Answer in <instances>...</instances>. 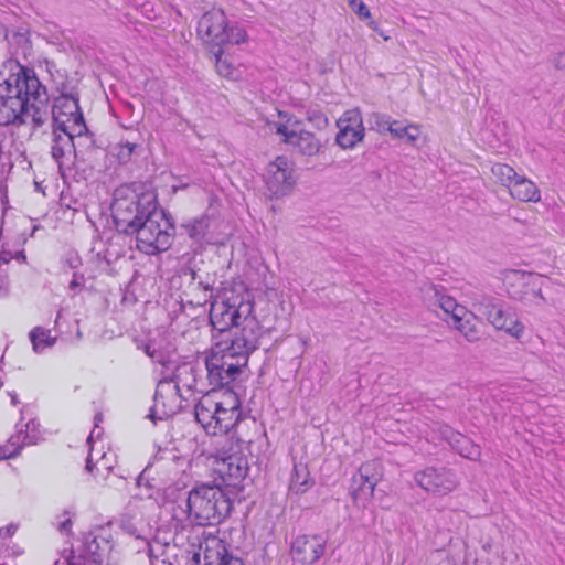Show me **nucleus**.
Returning <instances> with one entry per match:
<instances>
[{
	"label": "nucleus",
	"instance_id": "obj_1",
	"mask_svg": "<svg viewBox=\"0 0 565 565\" xmlns=\"http://www.w3.org/2000/svg\"><path fill=\"white\" fill-rule=\"evenodd\" d=\"M44 87L33 70L20 66L0 83V126L28 122L29 102L41 98Z\"/></svg>",
	"mask_w": 565,
	"mask_h": 565
},
{
	"label": "nucleus",
	"instance_id": "obj_2",
	"mask_svg": "<svg viewBox=\"0 0 565 565\" xmlns=\"http://www.w3.org/2000/svg\"><path fill=\"white\" fill-rule=\"evenodd\" d=\"M158 207L152 192L137 193L129 186H120L114 193L111 215L118 232L132 235L138 223Z\"/></svg>",
	"mask_w": 565,
	"mask_h": 565
},
{
	"label": "nucleus",
	"instance_id": "obj_3",
	"mask_svg": "<svg viewBox=\"0 0 565 565\" xmlns=\"http://www.w3.org/2000/svg\"><path fill=\"white\" fill-rule=\"evenodd\" d=\"M186 508L194 525H216L228 516L232 502L221 487L201 484L188 493Z\"/></svg>",
	"mask_w": 565,
	"mask_h": 565
},
{
	"label": "nucleus",
	"instance_id": "obj_4",
	"mask_svg": "<svg viewBox=\"0 0 565 565\" xmlns=\"http://www.w3.org/2000/svg\"><path fill=\"white\" fill-rule=\"evenodd\" d=\"M132 235L137 248L147 255H157L169 249L172 244L174 227L166 217L163 210L157 207L149 216L138 223Z\"/></svg>",
	"mask_w": 565,
	"mask_h": 565
},
{
	"label": "nucleus",
	"instance_id": "obj_5",
	"mask_svg": "<svg viewBox=\"0 0 565 565\" xmlns=\"http://www.w3.org/2000/svg\"><path fill=\"white\" fill-rule=\"evenodd\" d=\"M254 303L243 295L225 294L214 300L210 308V321L215 330L224 332L253 317Z\"/></svg>",
	"mask_w": 565,
	"mask_h": 565
},
{
	"label": "nucleus",
	"instance_id": "obj_6",
	"mask_svg": "<svg viewBox=\"0 0 565 565\" xmlns=\"http://www.w3.org/2000/svg\"><path fill=\"white\" fill-rule=\"evenodd\" d=\"M198 34L207 44L220 49L226 43L241 44L246 41L243 28L227 25L226 15L221 9L205 12L198 22Z\"/></svg>",
	"mask_w": 565,
	"mask_h": 565
},
{
	"label": "nucleus",
	"instance_id": "obj_7",
	"mask_svg": "<svg viewBox=\"0 0 565 565\" xmlns=\"http://www.w3.org/2000/svg\"><path fill=\"white\" fill-rule=\"evenodd\" d=\"M247 363H241V359L217 343L205 358L207 380L213 390L227 387L243 372Z\"/></svg>",
	"mask_w": 565,
	"mask_h": 565
},
{
	"label": "nucleus",
	"instance_id": "obj_8",
	"mask_svg": "<svg viewBox=\"0 0 565 565\" xmlns=\"http://www.w3.org/2000/svg\"><path fill=\"white\" fill-rule=\"evenodd\" d=\"M473 307L486 317L494 329L503 330L516 339L523 334V324L519 321L515 313L499 299L481 295L475 300Z\"/></svg>",
	"mask_w": 565,
	"mask_h": 565
},
{
	"label": "nucleus",
	"instance_id": "obj_9",
	"mask_svg": "<svg viewBox=\"0 0 565 565\" xmlns=\"http://www.w3.org/2000/svg\"><path fill=\"white\" fill-rule=\"evenodd\" d=\"M103 532L97 530L86 534L81 547L71 551L54 565H103L105 557L113 548L110 540Z\"/></svg>",
	"mask_w": 565,
	"mask_h": 565
},
{
	"label": "nucleus",
	"instance_id": "obj_10",
	"mask_svg": "<svg viewBox=\"0 0 565 565\" xmlns=\"http://www.w3.org/2000/svg\"><path fill=\"white\" fill-rule=\"evenodd\" d=\"M193 369L190 365H183L177 369L173 380H162L158 383L153 396V407L150 417L154 420L158 418L169 417L180 408L179 390L180 384L183 382L182 375H191Z\"/></svg>",
	"mask_w": 565,
	"mask_h": 565
},
{
	"label": "nucleus",
	"instance_id": "obj_11",
	"mask_svg": "<svg viewBox=\"0 0 565 565\" xmlns=\"http://www.w3.org/2000/svg\"><path fill=\"white\" fill-rule=\"evenodd\" d=\"M269 129L282 137V141L302 156L312 157L320 152L322 142L313 132L305 130L292 118L286 122L269 124Z\"/></svg>",
	"mask_w": 565,
	"mask_h": 565
},
{
	"label": "nucleus",
	"instance_id": "obj_12",
	"mask_svg": "<svg viewBox=\"0 0 565 565\" xmlns=\"http://www.w3.org/2000/svg\"><path fill=\"white\" fill-rule=\"evenodd\" d=\"M52 116L56 127H64L77 134H86L88 131L79 109L77 94L61 93L54 99Z\"/></svg>",
	"mask_w": 565,
	"mask_h": 565
},
{
	"label": "nucleus",
	"instance_id": "obj_13",
	"mask_svg": "<svg viewBox=\"0 0 565 565\" xmlns=\"http://www.w3.org/2000/svg\"><path fill=\"white\" fill-rule=\"evenodd\" d=\"M235 331L230 343H222L223 348L233 353L241 363H247L248 356L259 345L262 334L260 324L255 316L242 322Z\"/></svg>",
	"mask_w": 565,
	"mask_h": 565
},
{
	"label": "nucleus",
	"instance_id": "obj_14",
	"mask_svg": "<svg viewBox=\"0 0 565 565\" xmlns=\"http://www.w3.org/2000/svg\"><path fill=\"white\" fill-rule=\"evenodd\" d=\"M414 479L424 490L440 495L452 492L459 484L456 473L446 468L428 467L416 472Z\"/></svg>",
	"mask_w": 565,
	"mask_h": 565
},
{
	"label": "nucleus",
	"instance_id": "obj_15",
	"mask_svg": "<svg viewBox=\"0 0 565 565\" xmlns=\"http://www.w3.org/2000/svg\"><path fill=\"white\" fill-rule=\"evenodd\" d=\"M265 182L273 196L279 198L288 194L296 182L290 161L286 157H277L267 167Z\"/></svg>",
	"mask_w": 565,
	"mask_h": 565
},
{
	"label": "nucleus",
	"instance_id": "obj_16",
	"mask_svg": "<svg viewBox=\"0 0 565 565\" xmlns=\"http://www.w3.org/2000/svg\"><path fill=\"white\" fill-rule=\"evenodd\" d=\"M380 478L381 472L376 461L363 463L359 471L352 477L350 493L353 501L362 504L370 501Z\"/></svg>",
	"mask_w": 565,
	"mask_h": 565
},
{
	"label": "nucleus",
	"instance_id": "obj_17",
	"mask_svg": "<svg viewBox=\"0 0 565 565\" xmlns=\"http://www.w3.org/2000/svg\"><path fill=\"white\" fill-rule=\"evenodd\" d=\"M339 132L335 142L342 149H352L364 138L361 111L356 108L347 110L338 120Z\"/></svg>",
	"mask_w": 565,
	"mask_h": 565
},
{
	"label": "nucleus",
	"instance_id": "obj_18",
	"mask_svg": "<svg viewBox=\"0 0 565 565\" xmlns=\"http://www.w3.org/2000/svg\"><path fill=\"white\" fill-rule=\"evenodd\" d=\"M215 413L216 435L227 434L238 423L242 409L241 401L232 388H226L220 399L216 398Z\"/></svg>",
	"mask_w": 565,
	"mask_h": 565
},
{
	"label": "nucleus",
	"instance_id": "obj_19",
	"mask_svg": "<svg viewBox=\"0 0 565 565\" xmlns=\"http://www.w3.org/2000/svg\"><path fill=\"white\" fill-rule=\"evenodd\" d=\"M214 471L226 487H237L247 476L248 463L242 455L231 454L215 460Z\"/></svg>",
	"mask_w": 565,
	"mask_h": 565
},
{
	"label": "nucleus",
	"instance_id": "obj_20",
	"mask_svg": "<svg viewBox=\"0 0 565 565\" xmlns=\"http://www.w3.org/2000/svg\"><path fill=\"white\" fill-rule=\"evenodd\" d=\"M326 543L321 535H299L291 544V556L296 562L313 564L324 554Z\"/></svg>",
	"mask_w": 565,
	"mask_h": 565
},
{
	"label": "nucleus",
	"instance_id": "obj_21",
	"mask_svg": "<svg viewBox=\"0 0 565 565\" xmlns=\"http://www.w3.org/2000/svg\"><path fill=\"white\" fill-rule=\"evenodd\" d=\"M511 279V297L521 301H534L536 298L544 300L541 292L540 278L525 273H513Z\"/></svg>",
	"mask_w": 565,
	"mask_h": 565
},
{
	"label": "nucleus",
	"instance_id": "obj_22",
	"mask_svg": "<svg viewBox=\"0 0 565 565\" xmlns=\"http://www.w3.org/2000/svg\"><path fill=\"white\" fill-rule=\"evenodd\" d=\"M203 565H244V563L228 553L222 540L213 537L205 542Z\"/></svg>",
	"mask_w": 565,
	"mask_h": 565
},
{
	"label": "nucleus",
	"instance_id": "obj_23",
	"mask_svg": "<svg viewBox=\"0 0 565 565\" xmlns=\"http://www.w3.org/2000/svg\"><path fill=\"white\" fill-rule=\"evenodd\" d=\"M52 135L51 154L57 164L62 167L63 159L67 154H71L75 148L74 138L82 137L84 134H77L64 127L53 126Z\"/></svg>",
	"mask_w": 565,
	"mask_h": 565
},
{
	"label": "nucleus",
	"instance_id": "obj_24",
	"mask_svg": "<svg viewBox=\"0 0 565 565\" xmlns=\"http://www.w3.org/2000/svg\"><path fill=\"white\" fill-rule=\"evenodd\" d=\"M217 403L215 394L203 396L195 405V419L209 435H216L215 413Z\"/></svg>",
	"mask_w": 565,
	"mask_h": 565
},
{
	"label": "nucleus",
	"instance_id": "obj_25",
	"mask_svg": "<svg viewBox=\"0 0 565 565\" xmlns=\"http://www.w3.org/2000/svg\"><path fill=\"white\" fill-rule=\"evenodd\" d=\"M188 271L192 281L188 290L184 291L181 301L182 303H188L191 307H203L211 300L213 290L207 284H203L202 281H194L196 274L193 269H188Z\"/></svg>",
	"mask_w": 565,
	"mask_h": 565
},
{
	"label": "nucleus",
	"instance_id": "obj_26",
	"mask_svg": "<svg viewBox=\"0 0 565 565\" xmlns=\"http://www.w3.org/2000/svg\"><path fill=\"white\" fill-rule=\"evenodd\" d=\"M31 427H35V423L33 420L26 424L25 431H19L17 435L12 436L6 445L0 447V459L14 458L21 452L24 445H32L36 443L38 436L29 433Z\"/></svg>",
	"mask_w": 565,
	"mask_h": 565
},
{
	"label": "nucleus",
	"instance_id": "obj_27",
	"mask_svg": "<svg viewBox=\"0 0 565 565\" xmlns=\"http://www.w3.org/2000/svg\"><path fill=\"white\" fill-rule=\"evenodd\" d=\"M511 196L521 202H539L541 192L536 184L524 175H518L509 189Z\"/></svg>",
	"mask_w": 565,
	"mask_h": 565
},
{
	"label": "nucleus",
	"instance_id": "obj_28",
	"mask_svg": "<svg viewBox=\"0 0 565 565\" xmlns=\"http://www.w3.org/2000/svg\"><path fill=\"white\" fill-rule=\"evenodd\" d=\"M315 480L311 478L308 467L305 463H295L289 482V494L300 495L306 493L312 486Z\"/></svg>",
	"mask_w": 565,
	"mask_h": 565
},
{
	"label": "nucleus",
	"instance_id": "obj_29",
	"mask_svg": "<svg viewBox=\"0 0 565 565\" xmlns=\"http://www.w3.org/2000/svg\"><path fill=\"white\" fill-rule=\"evenodd\" d=\"M450 446L462 457L470 460H479L481 457V448L466 436L451 431L447 437Z\"/></svg>",
	"mask_w": 565,
	"mask_h": 565
},
{
	"label": "nucleus",
	"instance_id": "obj_30",
	"mask_svg": "<svg viewBox=\"0 0 565 565\" xmlns=\"http://www.w3.org/2000/svg\"><path fill=\"white\" fill-rule=\"evenodd\" d=\"M452 326L469 342H477L481 338L476 323V317L471 312H467V310H465V313L455 315Z\"/></svg>",
	"mask_w": 565,
	"mask_h": 565
},
{
	"label": "nucleus",
	"instance_id": "obj_31",
	"mask_svg": "<svg viewBox=\"0 0 565 565\" xmlns=\"http://www.w3.org/2000/svg\"><path fill=\"white\" fill-rule=\"evenodd\" d=\"M29 337L32 342L33 350L36 353L43 352L46 348L53 347L56 342V338L51 335V331L42 327L33 328Z\"/></svg>",
	"mask_w": 565,
	"mask_h": 565
},
{
	"label": "nucleus",
	"instance_id": "obj_32",
	"mask_svg": "<svg viewBox=\"0 0 565 565\" xmlns=\"http://www.w3.org/2000/svg\"><path fill=\"white\" fill-rule=\"evenodd\" d=\"M388 132L398 139H406L408 142L414 143L418 140L420 131L416 125L403 126L399 121L393 120L388 126Z\"/></svg>",
	"mask_w": 565,
	"mask_h": 565
},
{
	"label": "nucleus",
	"instance_id": "obj_33",
	"mask_svg": "<svg viewBox=\"0 0 565 565\" xmlns=\"http://www.w3.org/2000/svg\"><path fill=\"white\" fill-rule=\"evenodd\" d=\"M491 172L495 180L508 189H510L519 175L511 166L505 163H494L491 168Z\"/></svg>",
	"mask_w": 565,
	"mask_h": 565
},
{
	"label": "nucleus",
	"instance_id": "obj_34",
	"mask_svg": "<svg viewBox=\"0 0 565 565\" xmlns=\"http://www.w3.org/2000/svg\"><path fill=\"white\" fill-rule=\"evenodd\" d=\"M435 290V303L438 305L439 308H441L446 313L451 315V319H455V315L465 313V307L459 306L455 298L444 295L437 289Z\"/></svg>",
	"mask_w": 565,
	"mask_h": 565
},
{
	"label": "nucleus",
	"instance_id": "obj_35",
	"mask_svg": "<svg viewBox=\"0 0 565 565\" xmlns=\"http://www.w3.org/2000/svg\"><path fill=\"white\" fill-rule=\"evenodd\" d=\"M212 54L214 56L215 67H216L217 73L223 77L234 79L236 77L235 76V73H236L235 67L226 58L222 57V55H223L222 47L214 50L212 52Z\"/></svg>",
	"mask_w": 565,
	"mask_h": 565
},
{
	"label": "nucleus",
	"instance_id": "obj_36",
	"mask_svg": "<svg viewBox=\"0 0 565 565\" xmlns=\"http://www.w3.org/2000/svg\"><path fill=\"white\" fill-rule=\"evenodd\" d=\"M186 234L194 241L200 242L205 236L209 227V221L205 217L195 218L183 225Z\"/></svg>",
	"mask_w": 565,
	"mask_h": 565
},
{
	"label": "nucleus",
	"instance_id": "obj_37",
	"mask_svg": "<svg viewBox=\"0 0 565 565\" xmlns=\"http://www.w3.org/2000/svg\"><path fill=\"white\" fill-rule=\"evenodd\" d=\"M136 148H137V145L134 142L119 143L116 147V150H117L116 157L118 158V161L120 163H127L130 160L131 154L134 153Z\"/></svg>",
	"mask_w": 565,
	"mask_h": 565
},
{
	"label": "nucleus",
	"instance_id": "obj_38",
	"mask_svg": "<svg viewBox=\"0 0 565 565\" xmlns=\"http://www.w3.org/2000/svg\"><path fill=\"white\" fill-rule=\"evenodd\" d=\"M148 556L151 565H171V563L160 559L158 553L162 551L163 546L159 542H147Z\"/></svg>",
	"mask_w": 565,
	"mask_h": 565
},
{
	"label": "nucleus",
	"instance_id": "obj_39",
	"mask_svg": "<svg viewBox=\"0 0 565 565\" xmlns=\"http://www.w3.org/2000/svg\"><path fill=\"white\" fill-rule=\"evenodd\" d=\"M348 4L360 19L371 18V12L362 0H348Z\"/></svg>",
	"mask_w": 565,
	"mask_h": 565
},
{
	"label": "nucleus",
	"instance_id": "obj_40",
	"mask_svg": "<svg viewBox=\"0 0 565 565\" xmlns=\"http://www.w3.org/2000/svg\"><path fill=\"white\" fill-rule=\"evenodd\" d=\"M392 121L388 116L377 113L373 114L370 119V122L373 124L380 132L388 131V126Z\"/></svg>",
	"mask_w": 565,
	"mask_h": 565
},
{
	"label": "nucleus",
	"instance_id": "obj_41",
	"mask_svg": "<svg viewBox=\"0 0 565 565\" xmlns=\"http://www.w3.org/2000/svg\"><path fill=\"white\" fill-rule=\"evenodd\" d=\"M308 120L313 122L318 129H323L328 126L329 120L324 114L319 110H311L308 113Z\"/></svg>",
	"mask_w": 565,
	"mask_h": 565
},
{
	"label": "nucleus",
	"instance_id": "obj_42",
	"mask_svg": "<svg viewBox=\"0 0 565 565\" xmlns=\"http://www.w3.org/2000/svg\"><path fill=\"white\" fill-rule=\"evenodd\" d=\"M94 467H95V463L93 461V455H92V452H89V455H88V457L86 459V467L85 468H86V470L88 472H93ZM96 469H97V471H100L102 469H104V470L110 469V466H108V463L106 462L105 454L97 461Z\"/></svg>",
	"mask_w": 565,
	"mask_h": 565
},
{
	"label": "nucleus",
	"instance_id": "obj_43",
	"mask_svg": "<svg viewBox=\"0 0 565 565\" xmlns=\"http://www.w3.org/2000/svg\"><path fill=\"white\" fill-rule=\"evenodd\" d=\"M174 459H175V456H172L171 459H168V460H163V458H156L154 462L150 463L143 471L142 473L139 476V480L142 478V476L145 473H149L150 470L156 466L158 465V468H162V469H169L171 466L174 465Z\"/></svg>",
	"mask_w": 565,
	"mask_h": 565
},
{
	"label": "nucleus",
	"instance_id": "obj_44",
	"mask_svg": "<svg viewBox=\"0 0 565 565\" xmlns=\"http://www.w3.org/2000/svg\"><path fill=\"white\" fill-rule=\"evenodd\" d=\"M29 108L30 111L28 118L31 117V121L33 122L34 127H41L44 124L45 118L40 113V110L34 107L33 104L29 103Z\"/></svg>",
	"mask_w": 565,
	"mask_h": 565
},
{
	"label": "nucleus",
	"instance_id": "obj_45",
	"mask_svg": "<svg viewBox=\"0 0 565 565\" xmlns=\"http://www.w3.org/2000/svg\"><path fill=\"white\" fill-rule=\"evenodd\" d=\"M63 516H64V520H62L58 523L57 527H58L60 532L68 533L71 531V525H72V520H71L70 513L67 511H65L63 513Z\"/></svg>",
	"mask_w": 565,
	"mask_h": 565
},
{
	"label": "nucleus",
	"instance_id": "obj_46",
	"mask_svg": "<svg viewBox=\"0 0 565 565\" xmlns=\"http://www.w3.org/2000/svg\"><path fill=\"white\" fill-rule=\"evenodd\" d=\"M84 277L83 275H78L77 273L73 274V279L70 282V290L76 291L77 288H79L83 284Z\"/></svg>",
	"mask_w": 565,
	"mask_h": 565
},
{
	"label": "nucleus",
	"instance_id": "obj_47",
	"mask_svg": "<svg viewBox=\"0 0 565 565\" xmlns=\"http://www.w3.org/2000/svg\"><path fill=\"white\" fill-rule=\"evenodd\" d=\"M122 529L130 535L140 539L141 535L137 532V529L129 522H122Z\"/></svg>",
	"mask_w": 565,
	"mask_h": 565
},
{
	"label": "nucleus",
	"instance_id": "obj_48",
	"mask_svg": "<svg viewBox=\"0 0 565 565\" xmlns=\"http://www.w3.org/2000/svg\"><path fill=\"white\" fill-rule=\"evenodd\" d=\"M554 64L557 68L565 71V51L558 53L554 57Z\"/></svg>",
	"mask_w": 565,
	"mask_h": 565
},
{
	"label": "nucleus",
	"instance_id": "obj_49",
	"mask_svg": "<svg viewBox=\"0 0 565 565\" xmlns=\"http://www.w3.org/2000/svg\"><path fill=\"white\" fill-rule=\"evenodd\" d=\"M145 352L148 356L152 358L153 360L158 361V362H162L161 359H159L157 355H156V349L152 348L151 344H147L145 347Z\"/></svg>",
	"mask_w": 565,
	"mask_h": 565
},
{
	"label": "nucleus",
	"instance_id": "obj_50",
	"mask_svg": "<svg viewBox=\"0 0 565 565\" xmlns=\"http://www.w3.org/2000/svg\"><path fill=\"white\" fill-rule=\"evenodd\" d=\"M66 263L68 264V266L71 268H77L79 267V265L82 264L81 259L78 256H70L67 259H66Z\"/></svg>",
	"mask_w": 565,
	"mask_h": 565
},
{
	"label": "nucleus",
	"instance_id": "obj_51",
	"mask_svg": "<svg viewBox=\"0 0 565 565\" xmlns=\"http://www.w3.org/2000/svg\"><path fill=\"white\" fill-rule=\"evenodd\" d=\"M369 25H370V28H371L372 30H374V31L379 32V34H380L381 36H383V39H384L385 41H387V40H388V36L384 35V33H382V32H380V31H379V28H377L376 22L371 21V22L369 23Z\"/></svg>",
	"mask_w": 565,
	"mask_h": 565
},
{
	"label": "nucleus",
	"instance_id": "obj_52",
	"mask_svg": "<svg viewBox=\"0 0 565 565\" xmlns=\"http://www.w3.org/2000/svg\"><path fill=\"white\" fill-rule=\"evenodd\" d=\"M10 397H11V403H12L13 405H17V404L19 403L18 397H17V394H12V393H10Z\"/></svg>",
	"mask_w": 565,
	"mask_h": 565
},
{
	"label": "nucleus",
	"instance_id": "obj_53",
	"mask_svg": "<svg viewBox=\"0 0 565 565\" xmlns=\"http://www.w3.org/2000/svg\"><path fill=\"white\" fill-rule=\"evenodd\" d=\"M94 434H95V429L92 430L90 435L88 436L87 438V443L90 444V441L93 440V437H94Z\"/></svg>",
	"mask_w": 565,
	"mask_h": 565
},
{
	"label": "nucleus",
	"instance_id": "obj_54",
	"mask_svg": "<svg viewBox=\"0 0 565 565\" xmlns=\"http://www.w3.org/2000/svg\"><path fill=\"white\" fill-rule=\"evenodd\" d=\"M193 558H194V561H195L196 563H200V562H201V554H194V557H193Z\"/></svg>",
	"mask_w": 565,
	"mask_h": 565
},
{
	"label": "nucleus",
	"instance_id": "obj_55",
	"mask_svg": "<svg viewBox=\"0 0 565 565\" xmlns=\"http://www.w3.org/2000/svg\"><path fill=\"white\" fill-rule=\"evenodd\" d=\"M193 383H194V380H192V382L190 383H183L185 386H188V388H192L193 387Z\"/></svg>",
	"mask_w": 565,
	"mask_h": 565
}]
</instances>
